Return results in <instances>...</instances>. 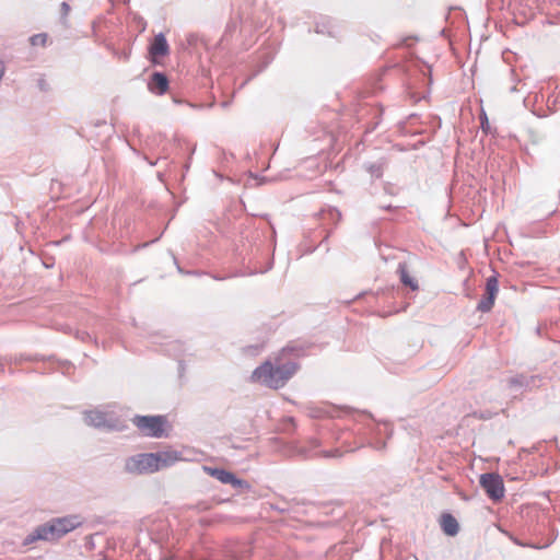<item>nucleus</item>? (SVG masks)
Masks as SVG:
<instances>
[{"mask_svg": "<svg viewBox=\"0 0 560 560\" xmlns=\"http://www.w3.org/2000/svg\"><path fill=\"white\" fill-rule=\"evenodd\" d=\"M398 272L400 275V280L405 285H408L411 290L418 289V283L415 279L410 277L405 264H400L398 268Z\"/></svg>", "mask_w": 560, "mask_h": 560, "instance_id": "ddd939ff", "label": "nucleus"}, {"mask_svg": "<svg viewBox=\"0 0 560 560\" xmlns=\"http://www.w3.org/2000/svg\"><path fill=\"white\" fill-rule=\"evenodd\" d=\"M30 40L33 46H37V45L44 46L46 44L47 36H46V34H36V35L32 36Z\"/></svg>", "mask_w": 560, "mask_h": 560, "instance_id": "dca6fc26", "label": "nucleus"}, {"mask_svg": "<svg viewBox=\"0 0 560 560\" xmlns=\"http://www.w3.org/2000/svg\"><path fill=\"white\" fill-rule=\"evenodd\" d=\"M441 525H442L444 533L450 536H454L458 533V523L450 514H446L442 517Z\"/></svg>", "mask_w": 560, "mask_h": 560, "instance_id": "f8f14e48", "label": "nucleus"}, {"mask_svg": "<svg viewBox=\"0 0 560 560\" xmlns=\"http://www.w3.org/2000/svg\"><path fill=\"white\" fill-rule=\"evenodd\" d=\"M155 454L135 455L126 460L125 468L131 474H152L158 471Z\"/></svg>", "mask_w": 560, "mask_h": 560, "instance_id": "f03ea898", "label": "nucleus"}, {"mask_svg": "<svg viewBox=\"0 0 560 560\" xmlns=\"http://www.w3.org/2000/svg\"><path fill=\"white\" fill-rule=\"evenodd\" d=\"M61 10H62L63 15H67L69 13V11H70L69 4L66 3V2H62L61 3Z\"/></svg>", "mask_w": 560, "mask_h": 560, "instance_id": "f3484780", "label": "nucleus"}, {"mask_svg": "<svg viewBox=\"0 0 560 560\" xmlns=\"http://www.w3.org/2000/svg\"><path fill=\"white\" fill-rule=\"evenodd\" d=\"M149 51L153 58V61H156L158 57L166 56L168 54V44L164 34L160 33L154 37Z\"/></svg>", "mask_w": 560, "mask_h": 560, "instance_id": "9d476101", "label": "nucleus"}, {"mask_svg": "<svg viewBox=\"0 0 560 560\" xmlns=\"http://www.w3.org/2000/svg\"><path fill=\"white\" fill-rule=\"evenodd\" d=\"M167 79L162 73H154L150 83V90L158 94H163L167 90Z\"/></svg>", "mask_w": 560, "mask_h": 560, "instance_id": "9b49d317", "label": "nucleus"}, {"mask_svg": "<svg viewBox=\"0 0 560 560\" xmlns=\"http://www.w3.org/2000/svg\"><path fill=\"white\" fill-rule=\"evenodd\" d=\"M133 421L140 431L148 436L159 438L163 434L165 421L162 417H137Z\"/></svg>", "mask_w": 560, "mask_h": 560, "instance_id": "39448f33", "label": "nucleus"}, {"mask_svg": "<svg viewBox=\"0 0 560 560\" xmlns=\"http://www.w3.org/2000/svg\"><path fill=\"white\" fill-rule=\"evenodd\" d=\"M480 485L490 499L498 501L504 495V485L498 474L489 472L480 476Z\"/></svg>", "mask_w": 560, "mask_h": 560, "instance_id": "20e7f679", "label": "nucleus"}, {"mask_svg": "<svg viewBox=\"0 0 560 560\" xmlns=\"http://www.w3.org/2000/svg\"><path fill=\"white\" fill-rule=\"evenodd\" d=\"M52 521L56 524L57 528L59 529L61 536H65L66 534L75 529L83 523L82 517L79 515H68L63 517L54 518Z\"/></svg>", "mask_w": 560, "mask_h": 560, "instance_id": "0eeeda50", "label": "nucleus"}, {"mask_svg": "<svg viewBox=\"0 0 560 560\" xmlns=\"http://www.w3.org/2000/svg\"><path fill=\"white\" fill-rule=\"evenodd\" d=\"M486 291H487L488 298L495 300V296L499 291V284H498L497 278L491 277L487 280Z\"/></svg>", "mask_w": 560, "mask_h": 560, "instance_id": "4468645a", "label": "nucleus"}, {"mask_svg": "<svg viewBox=\"0 0 560 560\" xmlns=\"http://www.w3.org/2000/svg\"><path fill=\"white\" fill-rule=\"evenodd\" d=\"M295 372L296 365L294 363L273 368L270 362H265L253 372L252 380L270 388H280Z\"/></svg>", "mask_w": 560, "mask_h": 560, "instance_id": "f257e3e1", "label": "nucleus"}, {"mask_svg": "<svg viewBox=\"0 0 560 560\" xmlns=\"http://www.w3.org/2000/svg\"><path fill=\"white\" fill-rule=\"evenodd\" d=\"M85 422L96 428L117 430L120 428L118 418L112 411L90 410L84 415Z\"/></svg>", "mask_w": 560, "mask_h": 560, "instance_id": "7ed1b4c3", "label": "nucleus"}, {"mask_svg": "<svg viewBox=\"0 0 560 560\" xmlns=\"http://www.w3.org/2000/svg\"><path fill=\"white\" fill-rule=\"evenodd\" d=\"M205 470L212 477H214L215 479H218L219 481H221L222 483H231L233 485L234 487H242L243 486V481L237 479L232 472L230 471H226V470H223V469H218V468H210V467H205Z\"/></svg>", "mask_w": 560, "mask_h": 560, "instance_id": "1a4fd4ad", "label": "nucleus"}, {"mask_svg": "<svg viewBox=\"0 0 560 560\" xmlns=\"http://www.w3.org/2000/svg\"><path fill=\"white\" fill-rule=\"evenodd\" d=\"M61 534L57 528L54 521H49L46 524H43L36 527L24 540V545L33 544L36 540H56L61 538Z\"/></svg>", "mask_w": 560, "mask_h": 560, "instance_id": "423d86ee", "label": "nucleus"}, {"mask_svg": "<svg viewBox=\"0 0 560 560\" xmlns=\"http://www.w3.org/2000/svg\"><path fill=\"white\" fill-rule=\"evenodd\" d=\"M493 303L494 300L487 296L486 299L479 302L478 310L481 312H488L492 307Z\"/></svg>", "mask_w": 560, "mask_h": 560, "instance_id": "2eb2a0df", "label": "nucleus"}, {"mask_svg": "<svg viewBox=\"0 0 560 560\" xmlns=\"http://www.w3.org/2000/svg\"><path fill=\"white\" fill-rule=\"evenodd\" d=\"M154 454L156 458L155 462L158 465V470L167 468L182 459L180 454L177 451L173 450L163 451Z\"/></svg>", "mask_w": 560, "mask_h": 560, "instance_id": "6e6552de", "label": "nucleus"}]
</instances>
